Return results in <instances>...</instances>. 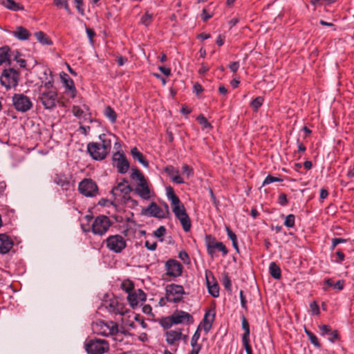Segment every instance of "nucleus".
<instances>
[{
  "label": "nucleus",
  "mask_w": 354,
  "mask_h": 354,
  "mask_svg": "<svg viewBox=\"0 0 354 354\" xmlns=\"http://www.w3.org/2000/svg\"><path fill=\"white\" fill-rule=\"evenodd\" d=\"M331 241H332V244L330 246V250H333L338 244L346 243V239H344L342 238H334V239H332Z\"/></svg>",
  "instance_id": "6e6d98bb"
},
{
  "label": "nucleus",
  "mask_w": 354,
  "mask_h": 354,
  "mask_svg": "<svg viewBox=\"0 0 354 354\" xmlns=\"http://www.w3.org/2000/svg\"><path fill=\"white\" fill-rule=\"evenodd\" d=\"M283 181V179L282 178H278V177H275V176H272L271 175H268L266 178L264 179L263 182V186H265L266 185H269L272 183H275V182H282Z\"/></svg>",
  "instance_id": "49530a36"
},
{
  "label": "nucleus",
  "mask_w": 354,
  "mask_h": 354,
  "mask_svg": "<svg viewBox=\"0 0 354 354\" xmlns=\"http://www.w3.org/2000/svg\"><path fill=\"white\" fill-rule=\"evenodd\" d=\"M131 153L134 159H136L140 163H141L145 167H149L148 161L145 158L143 154L139 151L136 147H133L131 150Z\"/></svg>",
  "instance_id": "bb28decb"
},
{
  "label": "nucleus",
  "mask_w": 354,
  "mask_h": 354,
  "mask_svg": "<svg viewBox=\"0 0 354 354\" xmlns=\"http://www.w3.org/2000/svg\"><path fill=\"white\" fill-rule=\"evenodd\" d=\"M214 317L215 314L214 313L212 314L210 313V311H207L205 313L202 322V325L203 330L205 331L206 333H207L210 330L212 323L214 320Z\"/></svg>",
  "instance_id": "393cba45"
},
{
  "label": "nucleus",
  "mask_w": 354,
  "mask_h": 354,
  "mask_svg": "<svg viewBox=\"0 0 354 354\" xmlns=\"http://www.w3.org/2000/svg\"><path fill=\"white\" fill-rule=\"evenodd\" d=\"M222 283H223V286L227 291H229V292L232 291L231 279L227 273H225V272L223 273Z\"/></svg>",
  "instance_id": "c03bdc74"
},
{
  "label": "nucleus",
  "mask_w": 354,
  "mask_h": 354,
  "mask_svg": "<svg viewBox=\"0 0 354 354\" xmlns=\"http://www.w3.org/2000/svg\"><path fill=\"white\" fill-rule=\"evenodd\" d=\"M183 268L182 264L175 259H169L165 263L166 274L169 277H180L182 274Z\"/></svg>",
  "instance_id": "4468645a"
},
{
  "label": "nucleus",
  "mask_w": 354,
  "mask_h": 354,
  "mask_svg": "<svg viewBox=\"0 0 354 354\" xmlns=\"http://www.w3.org/2000/svg\"><path fill=\"white\" fill-rule=\"evenodd\" d=\"M295 216L294 214H288L286 216L284 221V225L287 227H293L295 226Z\"/></svg>",
  "instance_id": "de8ad7c7"
},
{
  "label": "nucleus",
  "mask_w": 354,
  "mask_h": 354,
  "mask_svg": "<svg viewBox=\"0 0 354 354\" xmlns=\"http://www.w3.org/2000/svg\"><path fill=\"white\" fill-rule=\"evenodd\" d=\"M243 345L245 348L247 354H252V349L250 345L249 337H242Z\"/></svg>",
  "instance_id": "8fccbe9b"
},
{
  "label": "nucleus",
  "mask_w": 354,
  "mask_h": 354,
  "mask_svg": "<svg viewBox=\"0 0 354 354\" xmlns=\"http://www.w3.org/2000/svg\"><path fill=\"white\" fill-rule=\"evenodd\" d=\"M278 203L281 206H286L288 203L286 194L281 193L278 198Z\"/></svg>",
  "instance_id": "bf43d9fd"
},
{
  "label": "nucleus",
  "mask_w": 354,
  "mask_h": 354,
  "mask_svg": "<svg viewBox=\"0 0 354 354\" xmlns=\"http://www.w3.org/2000/svg\"><path fill=\"white\" fill-rule=\"evenodd\" d=\"M207 286L209 293L214 297L219 296V287L217 283H214L211 285L209 279L207 278Z\"/></svg>",
  "instance_id": "2f4dec72"
},
{
  "label": "nucleus",
  "mask_w": 354,
  "mask_h": 354,
  "mask_svg": "<svg viewBox=\"0 0 354 354\" xmlns=\"http://www.w3.org/2000/svg\"><path fill=\"white\" fill-rule=\"evenodd\" d=\"M165 293L167 301L174 304L180 302L183 299V295H185L183 286L175 283L167 285Z\"/></svg>",
  "instance_id": "423d86ee"
},
{
  "label": "nucleus",
  "mask_w": 354,
  "mask_h": 354,
  "mask_svg": "<svg viewBox=\"0 0 354 354\" xmlns=\"http://www.w3.org/2000/svg\"><path fill=\"white\" fill-rule=\"evenodd\" d=\"M121 288L122 290H124L126 292L131 293L133 288H134V284L130 280H124L121 283Z\"/></svg>",
  "instance_id": "4c0bfd02"
},
{
  "label": "nucleus",
  "mask_w": 354,
  "mask_h": 354,
  "mask_svg": "<svg viewBox=\"0 0 354 354\" xmlns=\"http://www.w3.org/2000/svg\"><path fill=\"white\" fill-rule=\"evenodd\" d=\"M109 218L104 215L97 216L92 225V232L95 234L104 235L111 225Z\"/></svg>",
  "instance_id": "1a4fd4ad"
},
{
  "label": "nucleus",
  "mask_w": 354,
  "mask_h": 354,
  "mask_svg": "<svg viewBox=\"0 0 354 354\" xmlns=\"http://www.w3.org/2000/svg\"><path fill=\"white\" fill-rule=\"evenodd\" d=\"M61 80L64 84V87L68 89L67 94L71 97L74 98L77 94V90L75 86L73 80L64 72L60 74Z\"/></svg>",
  "instance_id": "f3484780"
},
{
  "label": "nucleus",
  "mask_w": 354,
  "mask_h": 354,
  "mask_svg": "<svg viewBox=\"0 0 354 354\" xmlns=\"http://www.w3.org/2000/svg\"><path fill=\"white\" fill-rule=\"evenodd\" d=\"M71 112L80 120L88 121L89 122H93L89 106L86 104H84L82 106L73 105L71 107Z\"/></svg>",
  "instance_id": "ddd939ff"
},
{
  "label": "nucleus",
  "mask_w": 354,
  "mask_h": 354,
  "mask_svg": "<svg viewBox=\"0 0 354 354\" xmlns=\"http://www.w3.org/2000/svg\"><path fill=\"white\" fill-rule=\"evenodd\" d=\"M172 210L175 216L179 220L184 231L189 232L192 226L191 220L184 205L180 207H174Z\"/></svg>",
  "instance_id": "f8f14e48"
},
{
  "label": "nucleus",
  "mask_w": 354,
  "mask_h": 354,
  "mask_svg": "<svg viewBox=\"0 0 354 354\" xmlns=\"http://www.w3.org/2000/svg\"><path fill=\"white\" fill-rule=\"evenodd\" d=\"M304 331H305V333L306 334V335L308 336L309 340L310 341V342L317 348H320L321 347V344L319 343L317 337H316V335L312 333L311 331L308 330V329H306L305 328L304 329Z\"/></svg>",
  "instance_id": "f704fd0d"
},
{
  "label": "nucleus",
  "mask_w": 354,
  "mask_h": 354,
  "mask_svg": "<svg viewBox=\"0 0 354 354\" xmlns=\"http://www.w3.org/2000/svg\"><path fill=\"white\" fill-rule=\"evenodd\" d=\"M12 35L19 40H27L30 37V32L23 26H17Z\"/></svg>",
  "instance_id": "a878e982"
},
{
  "label": "nucleus",
  "mask_w": 354,
  "mask_h": 354,
  "mask_svg": "<svg viewBox=\"0 0 354 354\" xmlns=\"http://www.w3.org/2000/svg\"><path fill=\"white\" fill-rule=\"evenodd\" d=\"M131 177L133 180H137L139 183L145 182L146 180L142 173L137 168L132 169V173L131 174Z\"/></svg>",
  "instance_id": "c9c22d12"
},
{
  "label": "nucleus",
  "mask_w": 354,
  "mask_h": 354,
  "mask_svg": "<svg viewBox=\"0 0 354 354\" xmlns=\"http://www.w3.org/2000/svg\"><path fill=\"white\" fill-rule=\"evenodd\" d=\"M135 191L142 199L149 200L151 196L147 180L139 183Z\"/></svg>",
  "instance_id": "4be33fe9"
},
{
  "label": "nucleus",
  "mask_w": 354,
  "mask_h": 354,
  "mask_svg": "<svg viewBox=\"0 0 354 354\" xmlns=\"http://www.w3.org/2000/svg\"><path fill=\"white\" fill-rule=\"evenodd\" d=\"M263 97L261 96L257 97L250 103V105L254 111H257L259 107L263 104Z\"/></svg>",
  "instance_id": "37998d69"
},
{
  "label": "nucleus",
  "mask_w": 354,
  "mask_h": 354,
  "mask_svg": "<svg viewBox=\"0 0 354 354\" xmlns=\"http://www.w3.org/2000/svg\"><path fill=\"white\" fill-rule=\"evenodd\" d=\"M242 328L244 330V333L242 337H249L250 336V325L247 319L243 316L241 318Z\"/></svg>",
  "instance_id": "a19ab883"
},
{
  "label": "nucleus",
  "mask_w": 354,
  "mask_h": 354,
  "mask_svg": "<svg viewBox=\"0 0 354 354\" xmlns=\"http://www.w3.org/2000/svg\"><path fill=\"white\" fill-rule=\"evenodd\" d=\"M152 15L147 12L140 19V22L145 26H147L151 21Z\"/></svg>",
  "instance_id": "603ef678"
},
{
  "label": "nucleus",
  "mask_w": 354,
  "mask_h": 354,
  "mask_svg": "<svg viewBox=\"0 0 354 354\" xmlns=\"http://www.w3.org/2000/svg\"><path fill=\"white\" fill-rule=\"evenodd\" d=\"M165 211L163 210L160 206L155 202H151L147 207H143L141 209V215L154 217L159 219L165 218L167 215L169 213V207L165 204Z\"/></svg>",
  "instance_id": "20e7f679"
},
{
  "label": "nucleus",
  "mask_w": 354,
  "mask_h": 354,
  "mask_svg": "<svg viewBox=\"0 0 354 354\" xmlns=\"http://www.w3.org/2000/svg\"><path fill=\"white\" fill-rule=\"evenodd\" d=\"M86 34L88 35V37L89 39V41L91 44H93V37L95 36V31L90 28H86Z\"/></svg>",
  "instance_id": "0e129e2a"
},
{
  "label": "nucleus",
  "mask_w": 354,
  "mask_h": 354,
  "mask_svg": "<svg viewBox=\"0 0 354 354\" xmlns=\"http://www.w3.org/2000/svg\"><path fill=\"white\" fill-rule=\"evenodd\" d=\"M21 54L17 51H13V56L12 60L16 61L20 66L21 68H26V61L24 59L20 57Z\"/></svg>",
  "instance_id": "ea45409f"
},
{
  "label": "nucleus",
  "mask_w": 354,
  "mask_h": 354,
  "mask_svg": "<svg viewBox=\"0 0 354 354\" xmlns=\"http://www.w3.org/2000/svg\"><path fill=\"white\" fill-rule=\"evenodd\" d=\"M269 272L272 277L275 279H279L281 277V268L275 262H271L270 263Z\"/></svg>",
  "instance_id": "c85d7f7f"
},
{
  "label": "nucleus",
  "mask_w": 354,
  "mask_h": 354,
  "mask_svg": "<svg viewBox=\"0 0 354 354\" xmlns=\"http://www.w3.org/2000/svg\"><path fill=\"white\" fill-rule=\"evenodd\" d=\"M169 199L171 201L172 208L174 207H180L183 205L176 194L169 198Z\"/></svg>",
  "instance_id": "4d7b16f0"
},
{
  "label": "nucleus",
  "mask_w": 354,
  "mask_h": 354,
  "mask_svg": "<svg viewBox=\"0 0 354 354\" xmlns=\"http://www.w3.org/2000/svg\"><path fill=\"white\" fill-rule=\"evenodd\" d=\"M106 248L115 253L121 252L126 247V240L120 234L109 236L106 239Z\"/></svg>",
  "instance_id": "9d476101"
},
{
  "label": "nucleus",
  "mask_w": 354,
  "mask_h": 354,
  "mask_svg": "<svg viewBox=\"0 0 354 354\" xmlns=\"http://www.w3.org/2000/svg\"><path fill=\"white\" fill-rule=\"evenodd\" d=\"M54 3L57 7L59 8L63 6L68 14L71 13L68 1L66 0H54Z\"/></svg>",
  "instance_id": "a18cd8bd"
},
{
  "label": "nucleus",
  "mask_w": 354,
  "mask_h": 354,
  "mask_svg": "<svg viewBox=\"0 0 354 354\" xmlns=\"http://www.w3.org/2000/svg\"><path fill=\"white\" fill-rule=\"evenodd\" d=\"M104 115L109 118L112 124L115 123L117 119V113L113 108L108 106L104 109Z\"/></svg>",
  "instance_id": "473e14b6"
},
{
  "label": "nucleus",
  "mask_w": 354,
  "mask_h": 354,
  "mask_svg": "<svg viewBox=\"0 0 354 354\" xmlns=\"http://www.w3.org/2000/svg\"><path fill=\"white\" fill-rule=\"evenodd\" d=\"M165 336L167 344L169 345H174L176 342L181 339L182 329H179L178 330H168L166 332Z\"/></svg>",
  "instance_id": "b1692460"
},
{
  "label": "nucleus",
  "mask_w": 354,
  "mask_h": 354,
  "mask_svg": "<svg viewBox=\"0 0 354 354\" xmlns=\"http://www.w3.org/2000/svg\"><path fill=\"white\" fill-rule=\"evenodd\" d=\"M182 171L183 174H185L187 178L194 175V170L188 165L184 164L182 167Z\"/></svg>",
  "instance_id": "864d4df0"
},
{
  "label": "nucleus",
  "mask_w": 354,
  "mask_h": 354,
  "mask_svg": "<svg viewBox=\"0 0 354 354\" xmlns=\"http://www.w3.org/2000/svg\"><path fill=\"white\" fill-rule=\"evenodd\" d=\"M310 310L313 315H319V307L316 301H313L310 304Z\"/></svg>",
  "instance_id": "13d9d810"
},
{
  "label": "nucleus",
  "mask_w": 354,
  "mask_h": 354,
  "mask_svg": "<svg viewBox=\"0 0 354 354\" xmlns=\"http://www.w3.org/2000/svg\"><path fill=\"white\" fill-rule=\"evenodd\" d=\"M41 104L46 109H53L56 106L57 93L50 82L45 83L41 86L39 97Z\"/></svg>",
  "instance_id": "f03ea898"
},
{
  "label": "nucleus",
  "mask_w": 354,
  "mask_h": 354,
  "mask_svg": "<svg viewBox=\"0 0 354 354\" xmlns=\"http://www.w3.org/2000/svg\"><path fill=\"white\" fill-rule=\"evenodd\" d=\"M12 103L16 110L23 113L28 111L32 107L30 99L22 93L14 94L12 96Z\"/></svg>",
  "instance_id": "9b49d317"
},
{
  "label": "nucleus",
  "mask_w": 354,
  "mask_h": 354,
  "mask_svg": "<svg viewBox=\"0 0 354 354\" xmlns=\"http://www.w3.org/2000/svg\"><path fill=\"white\" fill-rule=\"evenodd\" d=\"M13 246L12 239L5 234H0V253H8Z\"/></svg>",
  "instance_id": "aec40b11"
},
{
  "label": "nucleus",
  "mask_w": 354,
  "mask_h": 354,
  "mask_svg": "<svg viewBox=\"0 0 354 354\" xmlns=\"http://www.w3.org/2000/svg\"><path fill=\"white\" fill-rule=\"evenodd\" d=\"M166 234V228L165 226H160L156 230L153 232L154 236L157 238H162Z\"/></svg>",
  "instance_id": "5fc2aeb1"
},
{
  "label": "nucleus",
  "mask_w": 354,
  "mask_h": 354,
  "mask_svg": "<svg viewBox=\"0 0 354 354\" xmlns=\"http://www.w3.org/2000/svg\"><path fill=\"white\" fill-rule=\"evenodd\" d=\"M112 134L102 133L99 136V142H91L87 144L86 150L95 160H102L106 158L111 149Z\"/></svg>",
  "instance_id": "f257e3e1"
},
{
  "label": "nucleus",
  "mask_w": 354,
  "mask_h": 354,
  "mask_svg": "<svg viewBox=\"0 0 354 354\" xmlns=\"http://www.w3.org/2000/svg\"><path fill=\"white\" fill-rule=\"evenodd\" d=\"M160 324L164 328L167 329L171 328L173 325H175V324L173 323L171 315L162 320L160 322Z\"/></svg>",
  "instance_id": "09e8293b"
},
{
  "label": "nucleus",
  "mask_w": 354,
  "mask_h": 354,
  "mask_svg": "<svg viewBox=\"0 0 354 354\" xmlns=\"http://www.w3.org/2000/svg\"><path fill=\"white\" fill-rule=\"evenodd\" d=\"M200 337H201V328L198 326L192 337V339H191V346L192 347L202 346L201 344L198 343V341Z\"/></svg>",
  "instance_id": "e433bc0d"
},
{
  "label": "nucleus",
  "mask_w": 354,
  "mask_h": 354,
  "mask_svg": "<svg viewBox=\"0 0 354 354\" xmlns=\"http://www.w3.org/2000/svg\"><path fill=\"white\" fill-rule=\"evenodd\" d=\"M84 348L88 354H103L109 349V344L106 340L93 338L86 339Z\"/></svg>",
  "instance_id": "7ed1b4c3"
},
{
  "label": "nucleus",
  "mask_w": 354,
  "mask_h": 354,
  "mask_svg": "<svg viewBox=\"0 0 354 354\" xmlns=\"http://www.w3.org/2000/svg\"><path fill=\"white\" fill-rule=\"evenodd\" d=\"M127 300L131 308H135L138 305V297L136 292H131L127 296Z\"/></svg>",
  "instance_id": "58836bf2"
},
{
  "label": "nucleus",
  "mask_w": 354,
  "mask_h": 354,
  "mask_svg": "<svg viewBox=\"0 0 354 354\" xmlns=\"http://www.w3.org/2000/svg\"><path fill=\"white\" fill-rule=\"evenodd\" d=\"M319 329L321 330V335L323 336L328 333L330 334L332 331L330 326L325 324L319 326Z\"/></svg>",
  "instance_id": "680f3d73"
},
{
  "label": "nucleus",
  "mask_w": 354,
  "mask_h": 354,
  "mask_svg": "<svg viewBox=\"0 0 354 354\" xmlns=\"http://www.w3.org/2000/svg\"><path fill=\"white\" fill-rule=\"evenodd\" d=\"M128 181L125 179L123 180V182L119 183L117 186L114 187L111 193L114 196H120L122 194H127L131 190V187L126 185Z\"/></svg>",
  "instance_id": "412c9836"
},
{
  "label": "nucleus",
  "mask_w": 354,
  "mask_h": 354,
  "mask_svg": "<svg viewBox=\"0 0 354 354\" xmlns=\"http://www.w3.org/2000/svg\"><path fill=\"white\" fill-rule=\"evenodd\" d=\"M113 161L120 174H125L129 170V162L123 152H115L113 155Z\"/></svg>",
  "instance_id": "2eb2a0df"
},
{
  "label": "nucleus",
  "mask_w": 354,
  "mask_h": 354,
  "mask_svg": "<svg viewBox=\"0 0 354 354\" xmlns=\"http://www.w3.org/2000/svg\"><path fill=\"white\" fill-rule=\"evenodd\" d=\"M164 171L171 178L176 174H178L179 171L176 169L174 166L169 165L165 167Z\"/></svg>",
  "instance_id": "3c124183"
},
{
  "label": "nucleus",
  "mask_w": 354,
  "mask_h": 354,
  "mask_svg": "<svg viewBox=\"0 0 354 354\" xmlns=\"http://www.w3.org/2000/svg\"><path fill=\"white\" fill-rule=\"evenodd\" d=\"M196 120L203 126V129H212V124L203 114H200L197 117Z\"/></svg>",
  "instance_id": "79ce46f5"
},
{
  "label": "nucleus",
  "mask_w": 354,
  "mask_h": 354,
  "mask_svg": "<svg viewBox=\"0 0 354 354\" xmlns=\"http://www.w3.org/2000/svg\"><path fill=\"white\" fill-rule=\"evenodd\" d=\"M330 335V337L328 338V340L332 343H334L336 340L339 339V335L337 330L331 331Z\"/></svg>",
  "instance_id": "69168bd1"
},
{
  "label": "nucleus",
  "mask_w": 354,
  "mask_h": 354,
  "mask_svg": "<svg viewBox=\"0 0 354 354\" xmlns=\"http://www.w3.org/2000/svg\"><path fill=\"white\" fill-rule=\"evenodd\" d=\"M2 5L12 11L24 10V7L14 0H3Z\"/></svg>",
  "instance_id": "cd10ccee"
},
{
  "label": "nucleus",
  "mask_w": 354,
  "mask_h": 354,
  "mask_svg": "<svg viewBox=\"0 0 354 354\" xmlns=\"http://www.w3.org/2000/svg\"><path fill=\"white\" fill-rule=\"evenodd\" d=\"M103 325L109 330V332L106 333L105 330L102 333L104 335H115L118 332V324L113 322H110L109 323H104L102 322Z\"/></svg>",
  "instance_id": "c756f323"
},
{
  "label": "nucleus",
  "mask_w": 354,
  "mask_h": 354,
  "mask_svg": "<svg viewBox=\"0 0 354 354\" xmlns=\"http://www.w3.org/2000/svg\"><path fill=\"white\" fill-rule=\"evenodd\" d=\"M78 191L85 197H95L99 194L97 183L91 178H84L80 182Z\"/></svg>",
  "instance_id": "0eeeda50"
},
{
  "label": "nucleus",
  "mask_w": 354,
  "mask_h": 354,
  "mask_svg": "<svg viewBox=\"0 0 354 354\" xmlns=\"http://www.w3.org/2000/svg\"><path fill=\"white\" fill-rule=\"evenodd\" d=\"M325 283L330 287H333L335 289L342 290L344 287V281L338 280L336 283L333 282V280L330 278L327 279L325 281Z\"/></svg>",
  "instance_id": "72a5a7b5"
},
{
  "label": "nucleus",
  "mask_w": 354,
  "mask_h": 354,
  "mask_svg": "<svg viewBox=\"0 0 354 354\" xmlns=\"http://www.w3.org/2000/svg\"><path fill=\"white\" fill-rule=\"evenodd\" d=\"M13 51H11L8 46L0 47V66L3 64L11 65Z\"/></svg>",
  "instance_id": "6ab92c4d"
},
{
  "label": "nucleus",
  "mask_w": 354,
  "mask_h": 354,
  "mask_svg": "<svg viewBox=\"0 0 354 354\" xmlns=\"http://www.w3.org/2000/svg\"><path fill=\"white\" fill-rule=\"evenodd\" d=\"M103 306L105 307V308L111 313L115 314V315H123L124 313L122 312V305L120 304L117 300H110L109 303H106L103 305Z\"/></svg>",
  "instance_id": "5701e85b"
},
{
  "label": "nucleus",
  "mask_w": 354,
  "mask_h": 354,
  "mask_svg": "<svg viewBox=\"0 0 354 354\" xmlns=\"http://www.w3.org/2000/svg\"><path fill=\"white\" fill-rule=\"evenodd\" d=\"M205 245L208 254L213 258L216 250L222 252L223 256L227 255L228 250L222 242L216 241V238L211 234H207L205 237Z\"/></svg>",
  "instance_id": "6e6552de"
},
{
  "label": "nucleus",
  "mask_w": 354,
  "mask_h": 354,
  "mask_svg": "<svg viewBox=\"0 0 354 354\" xmlns=\"http://www.w3.org/2000/svg\"><path fill=\"white\" fill-rule=\"evenodd\" d=\"M145 246L151 251H154L157 248V243L156 242L150 243L149 241H146Z\"/></svg>",
  "instance_id": "774afa93"
},
{
  "label": "nucleus",
  "mask_w": 354,
  "mask_h": 354,
  "mask_svg": "<svg viewBox=\"0 0 354 354\" xmlns=\"http://www.w3.org/2000/svg\"><path fill=\"white\" fill-rule=\"evenodd\" d=\"M53 181L55 184L60 186L64 190H69L73 184L69 180V178L64 174H57L55 176Z\"/></svg>",
  "instance_id": "a211bd4d"
},
{
  "label": "nucleus",
  "mask_w": 354,
  "mask_h": 354,
  "mask_svg": "<svg viewBox=\"0 0 354 354\" xmlns=\"http://www.w3.org/2000/svg\"><path fill=\"white\" fill-rule=\"evenodd\" d=\"M178 257L185 263H189V257L185 251H180L178 254Z\"/></svg>",
  "instance_id": "338daca9"
},
{
  "label": "nucleus",
  "mask_w": 354,
  "mask_h": 354,
  "mask_svg": "<svg viewBox=\"0 0 354 354\" xmlns=\"http://www.w3.org/2000/svg\"><path fill=\"white\" fill-rule=\"evenodd\" d=\"M225 230L228 237L230 239L232 242L237 241L236 235L231 230L228 226H225Z\"/></svg>",
  "instance_id": "e2e57ef3"
},
{
  "label": "nucleus",
  "mask_w": 354,
  "mask_h": 354,
  "mask_svg": "<svg viewBox=\"0 0 354 354\" xmlns=\"http://www.w3.org/2000/svg\"><path fill=\"white\" fill-rule=\"evenodd\" d=\"M35 36L37 39L43 45H51L53 41L46 36V35L41 32H36Z\"/></svg>",
  "instance_id": "7c9ffc66"
},
{
  "label": "nucleus",
  "mask_w": 354,
  "mask_h": 354,
  "mask_svg": "<svg viewBox=\"0 0 354 354\" xmlns=\"http://www.w3.org/2000/svg\"><path fill=\"white\" fill-rule=\"evenodd\" d=\"M173 323L175 324H191L194 322L193 317L188 313L176 310L171 315Z\"/></svg>",
  "instance_id": "dca6fc26"
},
{
  "label": "nucleus",
  "mask_w": 354,
  "mask_h": 354,
  "mask_svg": "<svg viewBox=\"0 0 354 354\" xmlns=\"http://www.w3.org/2000/svg\"><path fill=\"white\" fill-rule=\"evenodd\" d=\"M19 80V73L12 68L4 69L0 78L1 84L7 89L16 87Z\"/></svg>",
  "instance_id": "39448f33"
},
{
  "label": "nucleus",
  "mask_w": 354,
  "mask_h": 354,
  "mask_svg": "<svg viewBox=\"0 0 354 354\" xmlns=\"http://www.w3.org/2000/svg\"><path fill=\"white\" fill-rule=\"evenodd\" d=\"M138 301H145L147 299V295L144 292L142 289H138L136 290Z\"/></svg>",
  "instance_id": "052dcab7"
}]
</instances>
